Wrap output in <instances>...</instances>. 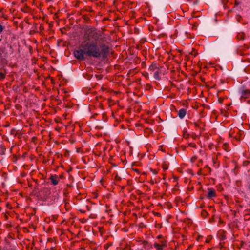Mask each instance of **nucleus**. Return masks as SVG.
I'll use <instances>...</instances> for the list:
<instances>
[{"instance_id": "obj_1", "label": "nucleus", "mask_w": 250, "mask_h": 250, "mask_svg": "<svg viewBox=\"0 0 250 250\" xmlns=\"http://www.w3.org/2000/svg\"><path fill=\"white\" fill-rule=\"evenodd\" d=\"M83 46L86 55L89 57L95 58H102L105 59L108 56L110 53V47L104 43L98 45L97 42L89 41L85 42Z\"/></svg>"}, {"instance_id": "obj_2", "label": "nucleus", "mask_w": 250, "mask_h": 250, "mask_svg": "<svg viewBox=\"0 0 250 250\" xmlns=\"http://www.w3.org/2000/svg\"><path fill=\"white\" fill-rule=\"evenodd\" d=\"M84 39L90 41V40H93L95 42H97L99 38V35L97 30L94 27H90L84 30Z\"/></svg>"}, {"instance_id": "obj_3", "label": "nucleus", "mask_w": 250, "mask_h": 250, "mask_svg": "<svg viewBox=\"0 0 250 250\" xmlns=\"http://www.w3.org/2000/svg\"><path fill=\"white\" fill-rule=\"evenodd\" d=\"M82 48L79 50H76L74 51L73 54L75 57L79 60L83 61L85 59L84 54L86 55V52L85 51L83 45H82L80 46Z\"/></svg>"}, {"instance_id": "obj_4", "label": "nucleus", "mask_w": 250, "mask_h": 250, "mask_svg": "<svg viewBox=\"0 0 250 250\" xmlns=\"http://www.w3.org/2000/svg\"><path fill=\"white\" fill-rule=\"evenodd\" d=\"M78 208V210L82 213H85L87 211H90L91 210V207L85 203H83L79 205Z\"/></svg>"}, {"instance_id": "obj_5", "label": "nucleus", "mask_w": 250, "mask_h": 250, "mask_svg": "<svg viewBox=\"0 0 250 250\" xmlns=\"http://www.w3.org/2000/svg\"><path fill=\"white\" fill-rule=\"evenodd\" d=\"M206 197L208 199H212L216 196V191L212 188H209L208 189V193L206 195Z\"/></svg>"}, {"instance_id": "obj_6", "label": "nucleus", "mask_w": 250, "mask_h": 250, "mask_svg": "<svg viewBox=\"0 0 250 250\" xmlns=\"http://www.w3.org/2000/svg\"><path fill=\"white\" fill-rule=\"evenodd\" d=\"M8 56V53L7 52L5 47L0 48V59L1 60H5Z\"/></svg>"}, {"instance_id": "obj_7", "label": "nucleus", "mask_w": 250, "mask_h": 250, "mask_svg": "<svg viewBox=\"0 0 250 250\" xmlns=\"http://www.w3.org/2000/svg\"><path fill=\"white\" fill-rule=\"evenodd\" d=\"M140 244L142 245L143 248L146 250H149L152 248V245L149 243L146 240H140L137 241Z\"/></svg>"}, {"instance_id": "obj_8", "label": "nucleus", "mask_w": 250, "mask_h": 250, "mask_svg": "<svg viewBox=\"0 0 250 250\" xmlns=\"http://www.w3.org/2000/svg\"><path fill=\"white\" fill-rule=\"evenodd\" d=\"M49 179L50 180L51 184L54 186L58 185L59 182L58 175L56 174L51 175Z\"/></svg>"}, {"instance_id": "obj_9", "label": "nucleus", "mask_w": 250, "mask_h": 250, "mask_svg": "<svg viewBox=\"0 0 250 250\" xmlns=\"http://www.w3.org/2000/svg\"><path fill=\"white\" fill-rule=\"evenodd\" d=\"M242 96L241 97V99H244L245 100L246 99L248 98L249 96H250V90L246 89L244 90L242 92Z\"/></svg>"}, {"instance_id": "obj_10", "label": "nucleus", "mask_w": 250, "mask_h": 250, "mask_svg": "<svg viewBox=\"0 0 250 250\" xmlns=\"http://www.w3.org/2000/svg\"><path fill=\"white\" fill-rule=\"evenodd\" d=\"M187 114V110L185 109L182 108L178 112V116L180 119H183Z\"/></svg>"}, {"instance_id": "obj_11", "label": "nucleus", "mask_w": 250, "mask_h": 250, "mask_svg": "<svg viewBox=\"0 0 250 250\" xmlns=\"http://www.w3.org/2000/svg\"><path fill=\"white\" fill-rule=\"evenodd\" d=\"M226 232L224 230H221L218 233V238L220 240H224L226 239Z\"/></svg>"}, {"instance_id": "obj_12", "label": "nucleus", "mask_w": 250, "mask_h": 250, "mask_svg": "<svg viewBox=\"0 0 250 250\" xmlns=\"http://www.w3.org/2000/svg\"><path fill=\"white\" fill-rule=\"evenodd\" d=\"M154 247L157 250H163L165 248V244H159L158 243H154Z\"/></svg>"}, {"instance_id": "obj_13", "label": "nucleus", "mask_w": 250, "mask_h": 250, "mask_svg": "<svg viewBox=\"0 0 250 250\" xmlns=\"http://www.w3.org/2000/svg\"><path fill=\"white\" fill-rule=\"evenodd\" d=\"M157 69H158V67L156 63H152L149 67V70L151 71H154Z\"/></svg>"}, {"instance_id": "obj_14", "label": "nucleus", "mask_w": 250, "mask_h": 250, "mask_svg": "<svg viewBox=\"0 0 250 250\" xmlns=\"http://www.w3.org/2000/svg\"><path fill=\"white\" fill-rule=\"evenodd\" d=\"M6 148L2 145H0V155H3L5 154Z\"/></svg>"}, {"instance_id": "obj_15", "label": "nucleus", "mask_w": 250, "mask_h": 250, "mask_svg": "<svg viewBox=\"0 0 250 250\" xmlns=\"http://www.w3.org/2000/svg\"><path fill=\"white\" fill-rule=\"evenodd\" d=\"M160 72L159 71H156L155 72L154 74V77L155 79L159 80L161 79V78L160 77Z\"/></svg>"}, {"instance_id": "obj_16", "label": "nucleus", "mask_w": 250, "mask_h": 250, "mask_svg": "<svg viewBox=\"0 0 250 250\" xmlns=\"http://www.w3.org/2000/svg\"><path fill=\"white\" fill-rule=\"evenodd\" d=\"M201 215L202 217L205 218L208 216V213L206 210H202L201 212Z\"/></svg>"}, {"instance_id": "obj_17", "label": "nucleus", "mask_w": 250, "mask_h": 250, "mask_svg": "<svg viewBox=\"0 0 250 250\" xmlns=\"http://www.w3.org/2000/svg\"><path fill=\"white\" fill-rule=\"evenodd\" d=\"M237 38L238 39H240V40H244V39H245V34L244 33H239L237 35Z\"/></svg>"}, {"instance_id": "obj_18", "label": "nucleus", "mask_w": 250, "mask_h": 250, "mask_svg": "<svg viewBox=\"0 0 250 250\" xmlns=\"http://www.w3.org/2000/svg\"><path fill=\"white\" fill-rule=\"evenodd\" d=\"M73 188V186L72 185H71L70 184H67L66 187L65 188V190L68 191L69 189H72Z\"/></svg>"}, {"instance_id": "obj_19", "label": "nucleus", "mask_w": 250, "mask_h": 250, "mask_svg": "<svg viewBox=\"0 0 250 250\" xmlns=\"http://www.w3.org/2000/svg\"><path fill=\"white\" fill-rule=\"evenodd\" d=\"M188 146H189V147H193V148H197V146L196 145L193 143V142H189L188 143Z\"/></svg>"}, {"instance_id": "obj_20", "label": "nucleus", "mask_w": 250, "mask_h": 250, "mask_svg": "<svg viewBox=\"0 0 250 250\" xmlns=\"http://www.w3.org/2000/svg\"><path fill=\"white\" fill-rule=\"evenodd\" d=\"M6 77V74L0 72V81L3 80Z\"/></svg>"}, {"instance_id": "obj_21", "label": "nucleus", "mask_w": 250, "mask_h": 250, "mask_svg": "<svg viewBox=\"0 0 250 250\" xmlns=\"http://www.w3.org/2000/svg\"><path fill=\"white\" fill-rule=\"evenodd\" d=\"M17 132L18 131L15 128H13L11 130V134L14 136H16V135L17 134Z\"/></svg>"}, {"instance_id": "obj_22", "label": "nucleus", "mask_w": 250, "mask_h": 250, "mask_svg": "<svg viewBox=\"0 0 250 250\" xmlns=\"http://www.w3.org/2000/svg\"><path fill=\"white\" fill-rule=\"evenodd\" d=\"M159 244H165V248L167 246V241L165 240V239H163V240H161L160 241V243H159Z\"/></svg>"}, {"instance_id": "obj_23", "label": "nucleus", "mask_w": 250, "mask_h": 250, "mask_svg": "<svg viewBox=\"0 0 250 250\" xmlns=\"http://www.w3.org/2000/svg\"><path fill=\"white\" fill-rule=\"evenodd\" d=\"M58 178L59 181L60 179H63L65 178L64 174L62 173L60 175H58Z\"/></svg>"}, {"instance_id": "obj_24", "label": "nucleus", "mask_w": 250, "mask_h": 250, "mask_svg": "<svg viewBox=\"0 0 250 250\" xmlns=\"http://www.w3.org/2000/svg\"><path fill=\"white\" fill-rule=\"evenodd\" d=\"M149 170L151 172H152L155 175H156L158 173V171L156 169H152V168H150L149 169Z\"/></svg>"}, {"instance_id": "obj_25", "label": "nucleus", "mask_w": 250, "mask_h": 250, "mask_svg": "<svg viewBox=\"0 0 250 250\" xmlns=\"http://www.w3.org/2000/svg\"><path fill=\"white\" fill-rule=\"evenodd\" d=\"M115 180L117 181H120L121 180V178L118 174H116L115 177Z\"/></svg>"}, {"instance_id": "obj_26", "label": "nucleus", "mask_w": 250, "mask_h": 250, "mask_svg": "<svg viewBox=\"0 0 250 250\" xmlns=\"http://www.w3.org/2000/svg\"><path fill=\"white\" fill-rule=\"evenodd\" d=\"M197 157L196 156H193L191 157V161L192 162V163H194L196 161V160H197Z\"/></svg>"}, {"instance_id": "obj_27", "label": "nucleus", "mask_w": 250, "mask_h": 250, "mask_svg": "<svg viewBox=\"0 0 250 250\" xmlns=\"http://www.w3.org/2000/svg\"><path fill=\"white\" fill-rule=\"evenodd\" d=\"M248 183L247 187H248V188L250 191V177H248Z\"/></svg>"}, {"instance_id": "obj_28", "label": "nucleus", "mask_w": 250, "mask_h": 250, "mask_svg": "<svg viewBox=\"0 0 250 250\" xmlns=\"http://www.w3.org/2000/svg\"><path fill=\"white\" fill-rule=\"evenodd\" d=\"M95 77L98 79V80H101L103 78V76L101 75H95Z\"/></svg>"}, {"instance_id": "obj_29", "label": "nucleus", "mask_w": 250, "mask_h": 250, "mask_svg": "<svg viewBox=\"0 0 250 250\" xmlns=\"http://www.w3.org/2000/svg\"><path fill=\"white\" fill-rule=\"evenodd\" d=\"M244 217L246 218V219L249 220L250 218V214H246L244 215Z\"/></svg>"}, {"instance_id": "obj_30", "label": "nucleus", "mask_w": 250, "mask_h": 250, "mask_svg": "<svg viewBox=\"0 0 250 250\" xmlns=\"http://www.w3.org/2000/svg\"><path fill=\"white\" fill-rule=\"evenodd\" d=\"M4 27L3 26L0 24V33H2L3 31Z\"/></svg>"}, {"instance_id": "obj_31", "label": "nucleus", "mask_w": 250, "mask_h": 250, "mask_svg": "<svg viewBox=\"0 0 250 250\" xmlns=\"http://www.w3.org/2000/svg\"><path fill=\"white\" fill-rule=\"evenodd\" d=\"M223 100H224L223 98H222L221 97L218 98V102L220 104H222L223 103Z\"/></svg>"}, {"instance_id": "obj_32", "label": "nucleus", "mask_w": 250, "mask_h": 250, "mask_svg": "<svg viewBox=\"0 0 250 250\" xmlns=\"http://www.w3.org/2000/svg\"><path fill=\"white\" fill-rule=\"evenodd\" d=\"M193 125L196 128L199 127V125L196 122L193 123Z\"/></svg>"}, {"instance_id": "obj_33", "label": "nucleus", "mask_w": 250, "mask_h": 250, "mask_svg": "<svg viewBox=\"0 0 250 250\" xmlns=\"http://www.w3.org/2000/svg\"><path fill=\"white\" fill-rule=\"evenodd\" d=\"M85 78L90 80L92 78V76L90 74H87V77H85Z\"/></svg>"}, {"instance_id": "obj_34", "label": "nucleus", "mask_w": 250, "mask_h": 250, "mask_svg": "<svg viewBox=\"0 0 250 250\" xmlns=\"http://www.w3.org/2000/svg\"><path fill=\"white\" fill-rule=\"evenodd\" d=\"M189 136H190V135H189V134H184V137L185 138H186V139H188V138L189 137Z\"/></svg>"}, {"instance_id": "obj_35", "label": "nucleus", "mask_w": 250, "mask_h": 250, "mask_svg": "<svg viewBox=\"0 0 250 250\" xmlns=\"http://www.w3.org/2000/svg\"><path fill=\"white\" fill-rule=\"evenodd\" d=\"M157 238L159 239H161V240H163V239H164L163 238V236L162 235H159L157 236Z\"/></svg>"}, {"instance_id": "obj_36", "label": "nucleus", "mask_w": 250, "mask_h": 250, "mask_svg": "<svg viewBox=\"0 0 250 250\" xmlns=\"http://www.w3.org/2000/svg\"><path fill=\"white\" fill-rule=\"evenodd\" d=\"M204 168H208L209 171H211V168L208 165H206Z\"/></svg>"}, {"instance_id": "obj_37", "label": "nucleus", "mask_w": 250, "mask_h": 250, "mask_svg": "<svg viewBox=\"0 0 250 250\" xmlns=\"http://www.w3.org/2000/svg\"><path fill=\"white\" fill-rule=\"evenodd\" d=\"M190 136L193 138V139H195L197 138V136L196 135H191Z\"/></svg>"}, {"instance_id": "obj_38", "label": "nucleus", "mask_w": 250, "mask_h": 250, "mask_svg": "<svg viewBox=\"0 0 250 250\" xmlns=\"http://www.w3.org/2000/svg\"><path fill=\"white\" fill-rule=\"evenodd\" d=\"M133 170L136 172H139V170L138 169H133Z\"/></svg>"}, {"instance_id": "obj_39", "label": "nucleus", "mask_w": 250, "mask_h": 250, "mask_svg": "<svg viewBox=\"0 0 250 250\" xmlns=\"http://www.w3.org/2000/svg\"><path fill=\"white\" fill-rule=\"evenodd\" d=\"M40 30H42V29H43V26H40Z\"/></svg>"}, {"instance_id": "obj_40", "label": "nucleus", "mask_w": 250, "mask_h": 250, "mask_svg": "<svg viewBox=\"0 0 250 250\" xmlns=\"http://www.w3.org/2000/svg\"><path fill=\"white\" fill-rule=\"evenodd\" d=\"M2 17H3V18H4L5 19H7V16H5L4 15H3V16H2Z\"/></svg>"}, {"instance_id": "obj_41", "label": "nucleus", "mask_w": 250, "mask_h": 250, "mask_svg": "<svg viewBox=\"0 0 250 250\" xmlns=\"http://www.w3.org/2000/svg\"><path fill=\"white\" fill-rule=\"evenodd\" d=\"M241 246H242L243 245V244H244V242L243 241H242L241 242Z\"/></svg>"}, {"instance_id": "obj_42", "label": "nucleus", "mask_w": 250, "mask_h": 250, "mask_svg": "<svg viewBox=\"0 0 250 250\" xmlns=\"http://www.w3.org/2000/svg\"><path fill=\"white\" fill-rule=\"evenodd\" d=\"M3 11V9L1 8L0 9V12H2Z\"/></svg>"}, {"instance_id": "obj_43", "label": "nucleus", "mask_w": 250, "mask_h": 250, "mask_svg": "<svg viewBox=\"0 0 250 250\" xmlns=\"http://www.w3.org/2000/svg\"><path fill=\"white\" fill-rule=\"evenodd\" d=\"M163 168L165 169V170H166L167 169V167H163Z\"/></svg>"}, {"instance_id": "obj_44", "label": "nucleus", "mask_w": 250, "mask_h": 250, "mask_svg": "<svg viewBox=\"0 0 250 250\" xmlns=\"http://www.w3.org/2000/svg\"><path fill=\"white\" fill-rule=\"evenodd\" d=\"M163 168L165 169V170H166L167 169V167H163Z\"/></svg>"}, {"instance_id": "obj_45", "label": "nucleus", "mask_w": 250, "mask_h": 250, "mask_svg": "<svg viewBox=\"0 0 250 250\" xmlns=\"http://www.w3.org/2000/svg\"><path fill=\"white\" fill-rule=\"evenodd\" d=\"M235 4L236 5H237L238 4L236 1H235Z\"/></svg>"}, {"instance_id": "obj_46", "label": "nucleus", "mask_w": 250, "mask_h": 250, "mask_svg": "<svg viewBox=\"0 0 250 250\" xmlns=\"http://www.w3.org/2000/svg\"><path fill=\"white\" fill-rule=\"evenodd\" d=\"M8 45L10 48H12V46L11 45L9 44Z\"/></svg>"}, {"instance_id": "obj_47", "label": "nucleus", "mask_w": 250, "mask_h": 250, "mask_svg": "<svg viewBox=\"0 0 250 250\" xmlns=\"http://www.w3.org/2000/svg\"><path fill=\"white\" fill-rule=\"evenodd\" d=\"M34 181H35L36 183H37V182H38V180H34Z\"/></svg>"}, {"instance_id": "obj_48", "label": "nucleus", "mask_w": 250, "mask_h": 250, "mask_svg": "<svg viewBox=\"0 0 250 250\" xmlns=\"http://www.w3.org/2000/svg\"><path fill=\"white\" fill-rule=\"evenodd\" d=\"M199 163H202V160H200V161H199Z\"/></svg>"}, {"instance_id": "obj_49", "label": "nucleus", "mask_w": 250, "mask_h": 250, "mask_svg": "<svg viewBox=\"0 0 250 250\" xmlns=\"http://www.w3.org/2000/svg\"><path fill=\"white\" fill-rule=\"evenodd\" d=\"M225 147H227V146H225L224 147V149H226V148H225Z\"/></svg>"}, {"instance_id": "obj_50", "label": "nucleus", "mask_w": 250, "mask_h": 250, "mask_svg": "<svg viewBox=\"0 0 250 250\" xmlns=\"http://www.w3.org/2000/svg\"><path fill=\"white\" fill-rule=\"evenodd\" d=\"M225 147H227V146H225L224 147V149H226V148H225Z\"/></svg>"}, {"instance_id": "obj_51", "label": "nucleus", "mask_w": 250, "mask_h": 250, "mask_svg": "<svg viewBox=\"0 0 250 250\" xmlns=\"http://www.w3.org/2000/svg\"><path fill=\"white\" fill-rule=\"evenodd\" d=\"M225 147H227V146H225L224 147V149H226V148H225Z\"/></svg>"}, {"instance_id": "obj_52", "label": "nucleus", "mask_w": 250, "mask_h": 250, "mask_svg": "<svg viewBox=\"0 0 250 250\" xmlns=\"http://www.w3.org/2000/svg\"><path fill=\"white\" fill-rule=\"evenodd\" d=\"M227 145L225 144H224V146H227Z\"/></svg>"}, {"instance_id": "obj_53", "label": "nucleus", "mask_w": 250, "mask_h": 250, "mask_svg": "<svg viewBox=\"0 0 250 250\" xmlns=\"http://www.w3.org/2000/svg\"><path fill=\"white\" fill-rule=\"evenodd\" d=\"M200 172H199H199H198V174H199H199H200Z\"/></svg>"}, {"instance_id": "obj_54", "label": "nucleus", "mask_w": 250, "mask_h": 250, "mask_svg": "<svg viewBox=\"0 0 250 250\" xmlns=\"http://www.w3.org/2000/svg\"><path fill=\"white\" fill-rule=\"evenodd\" d=\"M200 172H199H199H198V174H199H199H200Z\"/></svg>"}, {"instance_id": "obj_55", "label": "nucleus", "mask_w": 250, "mask_h": 250, "mask_svg": "<svg viewBox=\"0 0 250 250\" xmlns=\"http://www.w3.org/2000/svg\"><path fill=\"white\" fill-rule=\"evenodd\" d=\"M13 162H15L16 161V159L15 160H13Z\"/></svg>"}, {"instance_id": "obj_56", "label": "nucleus", "mask_w": 250, "mask_h": 250, "mask_svg": "<svg viewBox=\"0 0 250 250\" xmlns=\"http://www.w3.org/2000/svg\"><path fill=\"white\" fill-rule=\"evenodd\" d=\"M86 202L89 204H90L89 202H88L87 201H86Z\"/></svg>"}, {"instance_id": "obj_57", "label": "nucleus", "mask_w": 250, "mask_h": 250, "mask_svg": "<svg viewBox=\"0 0 250 250\" xmlns=\"http://www.w3.org/2000/svg\"><path fill=\"white\" fill-rule=\"evenodd\" d=\"M1 210V208H0V210Z\"/></svg>"}, {"instance_id": "obj_58", "label": "nucleus", "mask_w": 250, "mask_h": 250, "mask_svg": "<svg viewBox=\"0 0 250 250\" xmlns=\"http://www.w3.org/2000/svg\"><path fill=\"white\" fill-rule=\"evenodd\" d=\"M249 247H250V245L249 246Z\"/></svg>"}]
</instances>
